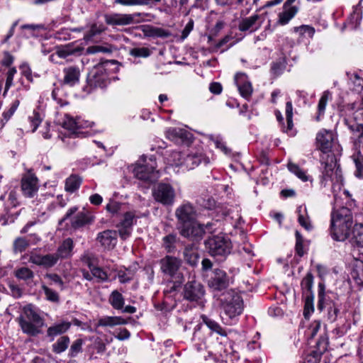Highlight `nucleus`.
<instances>
[{
	"instance_id": "obj_1",
	"label": "nucleus",
	"mask_w": 363,
	"mask_h": 363,
	"mask_svg": "<svg viewBox=\"0 0 363 363\" xmlns=\"http://www.w3.org/2000/svg\"><path fill=\"white\" fill-rule=\"evenodd\" d=\"M316 147L323 155L328 154L326 160L323 155L320 157L322 164H325V176L331 180L337 179L341 171L336 163L335 155L338 153L341 148L335 133L325 129L319 131L316 135Z\"/></svg>"
},
{
	"instance_id": "obj_2",
	"label": "nucleus",
	"mask_w": 363,
	"mask_h": 363,
	"mask_svg": "<svg viewBox=\"0 0 363 363\" xmlns=\"http://www.w3.org/2000/svg\"><path fill=\"white\" fill-rule=\"evenodd\" d=\"M178 220V229L180 234L189 239L201 240L206 229H209L211 224L205 227L196 221V211L189 203H185L179 206L175 212Z\"/></svg>"
},
{
	"instance_id": "obj_3",
	"label": "nucleus",
	"mask_w": 363,
	"mask_h": 363,
	"mask_svg": "<svg viewBox=\"0 0 363 363\" xmlns=\"http://www.w3.org/2000/svg\"><path fill=\"white\" fill-rule=\"evenodd\" d=\"M353 225L351 211L346 207H342L334 211L331 215L330 235L338 242H343L349 238L350 228Z\"/></svg>"
},
{
	"instance_id": "obj_4",
	"label": "nucleus",
	"mask_w": 363,
	"mask_h": 363,
	"mask_svg": "<svg viewBox=\"0 0 363 363\" xmlns=\"http://www.w3.org/2000/svg\"><path fill=\"white\" fill-rule=\"evenodd\" d=\"M19 325L23 333L30 336H36L42 333L44 319L39 314L37 308L32 304L23 308L21 314L18 318Z\"/></svg>"
},
{
	"instance_id": "obj_5",
	"label": "nucleus",
	"mask_w": 363,
	"mask_h": 363,
	"mask_svg": "<svg viewBox=\"0 0 363 363\" xmlns=\"http://www.w3.org/2000/svg\"><path fill=\"white\" fill-rule=\"evenodd\" d=\"M91 122L82 120L81 118L77 117L74 118L71 116L66 114L62 122V127L69 131V135H60L62 142L67 143L68 145H71L70 140L76 137H85L86 132L81 131V129L88 128L91 125Z\"/></svg>"
},
{
	"instance_id": "obj_6",
	"label": "nucleus",
	"mask_w": 363,
	"mask_h": 363,
	"mask_svg": "<svg viewBox=\"0 0 363 363\" xmlns=\"http://www.w3.org/2000/svg\"><path fill=\"white\" fill-rule=\"evenodd\" d=\"M156 162L152 157L147 160L143 157L133 169V173L137 179L150 182H155L160 177L159 171L155 170Z\"/></svg>"
},
{
	"instance_id": "obj_7",
	"label": "nucleus",
	"mask_w": 363,
	"mask_h": 363,
	"mask_svg": "<svg viewBox=\"0 0 363 363\" xmlns=\"http://www.w3.org/2000/svg\"><path fill=\"white\" fill-rule=\"evenodd\" d=\"M160 267L162 273L171 279H175V283L181 284L183 277L179 272L182 261L176 257L166 255L160 260Z\"/></svg>"
},
{
	"instance_id": "obj_8",
	"label": "nucleus",
	"mask_w": 363,
	"mask_h": 363,
	"mask_svg": "<svg viewBox=\"0 0 363 363\" xmlns=\"http://www.w3.org/2000/svg\"><path fill=\"white\" fill-rule=\"evenodd\" d=\"M222 299V306L225 313L233 318L240 315L243 309V302L241 296L233 290L227 291Z\"/></svg>"
},
{
	"instance_id": "obj_9",
	"label": "nucleus",
	"mask_w": 363,
	"mask_h": 363,
	"mask_svg": "<svg viewBox=\"0 0 363 363\" xmlns=\"http://www.w3.org/2000/svg\"><path fill=\"white\" fill-rule=\"evenodd\" d=\"M205 244L209 253L214 257H225L230 254L232 247L230 240L223 235L209 238Z\"/></svg>"
},
{
	"instance_id": "obj_10",
	"label": "nucleus",
	"mask_w": 363,
	"mask_h": 363,
	"mask_svg": "<svg viewBox=\"0 0 363 363\" xmlns=\"http://www.w3.org/2000/svg\"><path fill=\"white\" fill-rule=\"evenodd\" d=\"M113 60H106L94 66L88 74V82L91 86L104 87L108 81L107 67L113 64Z\"/></svg>"
},
{
	"instance_id": "obj_11",
	"label": "nucleus",
	"mask_w": 363,
	"mask_h": 363,
	"mask_svg": "<svg viewBox=\"0 0 363 363\" xmlns=\"http://www.w3.org/2000/svg\"><path fill=\"white\" fill-rule=\"evenodd\" d=\"M144 16L145 15L141 13H133L130 14L114 13L111 14H106L104 16V20L106 23L109 26H123L139 23L144 21Z\"/></svg>"
},
{
	"instance_id": "obj_12",
	"label": "nucleus",
	"mask_w": 363,
	"mask_h": 363,
	"mask_svg": "<svg viewBox=\"0 0 363 363\" xmlns=\"http://www.w3.org/2000/svg\"><path fill=\"white\" fill-rule=\"evenodd\" d=\"M153 196L157 201L164 205H171L174 202L175 193L171 185L160 183L154 189Z\"/></svg>"
},
{
	"instance_id": "obj_13",
	"label": "nucleus",
	"mask_w": 363,
	"mask_h": 363,
	"mask_svg": "<svg viewBox=\"0 0 363 363\" xmlns=\"http://www.w3.org/2000/svg\"><path fill=\"white\" fill-rule=\"evenodd\" d=\"M264 21V18L257 13L243 18L238 23V29L241 32L252 33L259 30Z\"/></svg>"
},
{
	"instance_id": "obj_14",
	"label": "nucleus",
	"mask_w": 363,
	"mask_h": 363,
	"mask_svg": "<svg viewBox=\"0 0 363 363\" xmlns=\"http://www.w3.org/2000/svg\"><path fill=\"white\" fill-rule=\"evenodd\" d=\"M28 257L29 262L45 268H50L53 267L59 260L55 253L43 255L35 250L30 252Z\"/></svg>"
},
{
	"instance_id": "obj_15",
	"label": "nucleus",
	"mask_w": 363,
	"mask_h": 363,
	"mask_svg": "<svg viewBox=\"0 0 363 363\" xmlns=\"http://www.w3.org/2000/svg\"><path fill=\"white\" fill-rule=\"evenodd\" d=\"M204 294V288L199 281H189L184 286V297L186 300L198 301L203 297Z\"/></svg>"
},
{
	"instance_id": "obj_16",
	"label": "nucleus",
	"mask_w": 363,
	"mask_h": 363,
	"mask_svg": "<svg viewBox=\"0 0 363 363\" xmlns=\"http://www.w3.org/2000/svg\"><path fill=\"white\" fill-rule=\"evenodd\" d=\"M328 338L326 335L321 336L316 343L315 350H311L304 357V363H319L322 354L327 350Z\"/></svg>"
},
{
	"instance_id": "obj_17",
	"label": "nucleus",
	"mask_w": 363,
	"mask_h": 363,
	"mask_svg": "<svg viewBox=\"0 0 363 363\" xmlns=\"http://www.w3.org/2000/svg\"><path fill=\"white\" fill-rule=\"evenodd\" d=\"M21 190L26 197H33L38 190V179L29 171L21 179Z\"/></svg>"
},
{
	"instance_id": "obj_18",
	"label": "nucleus",
	"mask_w": 363,
	"mask_h": 363,
	"mask_svg": "<svg viewBox=\"0 0 363 363\" xmlns=\"http://www.w3.org/2000/svg\"><path fill=\"white\" fill-rule=\"evenodd\" d=\"M229 285V278L225 272L220 269H215L213 275L208 280V286L214 290L221 291Z\"/></svg>"
},
{
	"instance_id": "obj_19",
	"label": "nucleus",
	"mask_w": 363,
	"mask_h": 363,
	"mask_svg": "<svg viewBox=\"0 0 363 363\" xmlns=\"http://www.w3.org/2000/svg\"><path fill=\"white\" fill-rule=\"evenodd\" d=\"M96 240L106 250L113 249L118 240V233L113 230H106L98 233Z\"/></svg>"
},
{
	"instance_id": "obj_20",
	"label": "nucleus",
	"mask_w": 363,
	"mask_h": 363,
	"mask_svg": "<svg viewBox=\"0 0 363 363\" xmlns=\"http://www.w3.org/2000/svg\"><path fill=\"white\" fill-rule=\"evenodd\" d=\"M201 163L208 164L210 163V159L201 152H191L184 155L182 167L193 169Z\"/></svg>"
},
{
	"instance_id": "obj_21",
	"label": "nucleus",
	"mask_w": 363,
	"mask_h": 363,
	"mask_svg": "<svg viewBox=\"0 0 363 363\" xmlns=\"http://www.w3.org/2000/svg\"><path fill=\"white\" fill-rule=\"evenodd\" d=\"M235 83L240 95L249 99L252 93V86L245 73H237L234 77Z\"/></svg>"
},
{
	"instance_id": "obj_22",
	"label": "nucleus",
	"mask_w": 363,
	"mask_h": 363,
	"mask_svg": "<svg viewBox=\"0 0 363 363\" xmlns=\"http://www.w3.org/2000/svg\"><path fill=\"white\" fill-rule=\"evenodd\" d=\"M127 320L121 316H103L99 318L96 327H110L113 328L117 325H125Z\"/></svg>"
},
{
	"instance_id": "obj_23",
	"label": "nucleus",
	"mask_w": 363,
	"mask_h": 363,
	"mask_svg": "<svg viewBox=\"0 0 363 363\" xmlns=\"http://www.w3.org/2000/svg\"><path fill=\"white\" fill-rule=\"evenodd\" d=\"M64 83L69 86L74 85L79 82L80 76V70L78 67L70 66L63 69Z\"/></svg>"
},
{
	"instance_id": "obj_24",
	"label": "nucleus",
	"mask_w": 363,
	"mask_h": 363,
	"mask_svg": "<svg viewBox=\"0 0 363 363\" xmlns=\"http://www.w3.org/2000/svg\"><path fill=\"white\" fill-rule=\"evenodd\" d=\"M298 7L297 6H288L283 5V11L278 15L277 23L280 25L287 24L298 13Z\"/></svg>"
},
{
	"instance_id": "obj_25",
	"label": "nucleus",
	"mask_w": 363,
	"mask_h": 363,
	"mask_svg": "<svg viewBox=\"0 0 363 363\" xmlns=\"http://www.w3.org/2000/svg\"><path fill=\"white\" fill-rule=\"evenodd\" d=\"M71 327V323L68 321H62L50 326L47 330V336L50 337L51 340L54 338L66 333Z\"/></svg>"
},
{
	"instance_id": "obj_26",
	"label": "nucleus",
	"mask_w": 363,
	"mask_h": 363,
	"mask_svg": "<svg viewBox=\"0 0 363 363\" xmlns=\"http://www.w3.org/2000/svg\"><path fill=\"white\" fill-rule=\"evenodd\" d=\"M94 220L91 214L86 211L78 213L72 220V226L74 228H79L86 225L90 224Z\"/></svg>"
},
{
	"instance_id": "obj_27",
	"label": "nucleus",
	"mask_w": 363,
	"mask_h": 363,
	"mask_svg": "<svg viewBox=\"0 0 363 363\" xmlns=\"http://www.w3.org/2000/svg\"><path fill=\"white\" fill-rule=\"evenodd\" d=\"M73 248V240L71 238H67L58 247L55 255L57 256L59 259L69 258L72 255Z\"/></svg>"
},
{
	"instance_id": "obj_28",
	"label": "nucleus",
	"mask_w": 363,
	"mask_h": 363,
	"mask_svg": "<svg viewBox=\"0 0 363 363\" xmlns=\"http://www.w3.org/2000/svg\"><path fill=\"white\" fill-rule=\"evenodd\" d=\"M142 31L145 36L148 37L168 38L171 35V33L169 30L161 28L153 27L149 25L143 26Z\"/></svg>"
},
{
	"instance_id": "obj_29",
	"label": "nucleus",
	"mask_w": 363,
	"mask_h": 363,
	"mask_svg": "<svg viewBox=\"0 0 363 363\" xmlns=\"http://www.w3.org/2000/svg\"><path fill=\"white\" fill-rule=\"evenodd\" d=\"M202 322L213 333L221 336H227V333L216 321L206 315H201Z\"/></svg>"
},
{
	"instance_id": "obj_30",
	"label": "nucleus",
	"mask_w": 363,
	"mask_h": 363,
	"mask_svg": "<svg viewBox=\"0 0 363 363\" xmlns=\"http://www.w3.org/2000/svg\"><path fill=\"white\" fill-rule=\"evenodd\" d=\"M318 308L320 311L325 308H328L333 303L325 292V284L323 283L318 284Z\"/></svg>"
},
{
	"instance_id": "obj_31",
	"label": "nucleus",
	"mask_w": 363,
	"mask_h": 363,
	"mask_svg": "<svg viewBox=\"0 0 363 363\" xmlns=\"http://www.w3.org/2000/svg\"><path fill=\"white\" fill-rule=\"evenodd\" d=\"M361 2L362 0L359 2L358 4L353 6V11L348 18V23L350 24L352 28H356L362 20V11Z\"/></svg>"
},
{
	"instance_id": "obj_32",
	"label": "nucleus",
	"mask_w": 363,
	"mask_h": 363,
	"mask_svg": "<svg viewBox=\"0 0 363 363\" xmlns=\"http://www.w3.org/2000/svg\"><path fill=\"white\" fill-rule=\"evenodd\" d=\"M108 302L114 309L121 310L125 304V298L119 291L114 290L108 298Z\"/></svg>"
},
{
	"instance_id": "obj_33",
	"label": "nucleus",
	"mask_w": 363,
	"mask_h": 363,
	"mask_svg": "<svg viewBox=\"0 0 363 363\" xmlns=\"http://www.w3.org/2000/svg\"><path fill=\"white\" fill-rule=\"evenodd\" d=\"M297 213L298 214V221L299 224L304 228L306 230H311L313 229V225L311 223L308 216L307 215L306 208L300 206L297 208Z\"/></svg>"
},
{
	"instance_id": "obj_34",
	"label": "nucleus",
	"mask_w": 363,
	"mask_h": 363,
	"mask_svg": "<svg viewBox=\"0 0 363 363\" xmlns=\"http://www.w3.org/2000/svg\"><path fill=\"white\" fill-rule=\"evenodd\" d=\"M14 275L17 279L23 280L26 283H29L33 281L34 278V272L26 267H22L16 269L14 271Z\"/></svg>"
},
{
	"instance_id": "obj_35",
	"label": "nucleus",
	"mask_w": 363,
	"mask_h": 363,
	"mask_svg": "<svg viewBox=\"0 0 363 363\" xmlns=\"http://www.w3.org/2000/svg\"><path fill=\"white\" fill-rule=\"evenodd\" d=\"M352 240L358 247H363V224L356 223L352 231Z\"/></svg>"
},
{
	"instance_id": "obj_36",
	"label": "nucleus",
	"mask_w": 363,
	"mask_h": 363,
	"mask_svg": "<svg viewBox=\"0 0 363 363\" xmlns=\"http://www.w3.org/2000/svg\"><path fill=\"white\" fill-rule=\"evenodd\" d=\"M70 343L68 336H62L52 345V350L55 354H60L65 352Z\"/></svg>"
},
{
	"instance_id": "obj_37",
	"label": "nucleus",
	"mask_w": 363,
	"mask_h": 363,
	"mask_svg": "<svg viewBox=\"0 0 363 363\" xmlns=\"http://www.w3.org/2000/svg\"><path fill=\"white\" fill-rule=\"evenodd\" d=\"M82 179L79 177L71 175L65 181V189L69 193H73L79 188Z\"/></svg>"
},
{
	"instance_id": "obj_38",
	"label": "nucleus",
	"mask_w": 363,
	"mask_h": 363,
	"mask_svg": "<svg viewBox=\"0 0 363 363\" xmlns=\"http://www.w3.org/2000/svg\"><path fill=\"white\" fill-rule=\"evenodd\" d=\"M161 0H115L114 3L123 6L156 5Z\"/></svg>"
},
{
	"instance_id": "obj_39",
	"label": "nucleus",
	"mask_w": 363,
	"mask_h": 363,
	"mask_svg": "<svg viewBox=\"0 0 363 363\" xmlns=\"http://www.w3.org/2000/svg\"><path fill=\"white\" fill-rule=\"evenodd\" d=\"M332 99V94L328 90L325 91L318 104V116H317V120H319V116H323L325 113V108L328 104V101Z\"/></svg>"
},
{
	"instance_id": "obj_40",
	"label": "nucleus",
	"mask_w": 363,
	"mask_h": 363,
	"mask_svg": "<svg viewBox=\"0 0 363 363\" xmlns=\"http://www.w3.org/2000/svg\"><path fill=\"white\" fill-rule=\"evenodd\" d=\"M354 145L358 150V154H361L360 149L363 148V125H358L353 133Z\"/></svg>"
},
{
	"instance_id": "obj_41",
	"label": "nucleus",
	"mask_w": 363,
	"mask_h": 363,
	"mask_svg": "<svg viewBox=\"0 0 363 363\" xmlns=\"http://www.w3.org/2000/svg\"><path fill=\"white\" fill-rule=\"evenodd\" d=\"M88 267L94 277L99 281H105L108 279L107 273L101 267L94 266L91 262H88Z\"/></svg>"
},
{
	"instance_id": "obj_42",
	"label": "nucleus",
	"mask_w": 363,
	"mask_h": 363,
	"mask_svg": "<svg viewBox=\"0 0 363 363\" xmlns=\"http://www.w3.org/2000/svg\"><path fill=\"white\" fill-rule=\"evenodd\" d=\"M288 169L293 174H294L298 178H299L303 182H306L309 180V177L307 175L305 170L300 168L297 164L289 162L288 163Z\"/></svg>"
},
{
	"instance_id": "obj_43",
	"label": "nucleus",
	"mask_w": 363,
	"mask_h": 363,
	"mask_svg": "<svg viewBox=\"0 0 363 363\" xmlns=\"http://www.w3.org/2000/svg\"><path fill=\"white\" fill-rule=\"evenodd\" d=\"M105 30V27L100 24L94 23L91 26L90 29L84 35V38L86 41L91 40L92 38Z\"/></svg>"
},
{
	"instance_id": "obj_44",
	"label": "nucleus",
	"mask_w": 363,
	"mask_h": 363,
	"mask_svg": "<svg viewBox=\"0 0 363 363\" xmlns=\"http://www.w3.org/2000/svg\"><path fill=\"white\" fill-rule=\"evenodd\" d=\"M19 104H20L19 100L16 99L11 103L9 108L3 112V113H2V116H3L2 126H4V124L11 118V116L13 115V113L18 108Z\"/></svg>"
},
{
	"instance_id": "obj_45",
	"label": "nucleus",
	"mask_w": 363,
	"mask_h": 363,
	"mask_svg": "<svg viewBox=\"0 0 363 363\" xmlns=\"http://www.w3.org/2000/svg\"><path fill=\"white\" fill-rule=\"evenodd\" d=\"M184 155H185L182 154L180 152H172L169 158H168L169 164L176 167H182Z\"/></svg>"
},
{
	"instance_id": "obj_46",
	"label": "nucleus",
	"mask_w": 363,
	"mask_h": 363,
	"mask_svg": "<svg viewBox=\"0 0 363 363\" xmlns=\"http://www.w3.org/2000/svg\"><path fill=\"white\" fill-rule=\"evenodd\" d=\"M294 31L298 33L301 36L307 35L309 38H313L315 33L314 28L308 25L294 27Z\"/></svg>"
},
{
	"instance_id": "obj_47",
	"label": "nucleus",
	"mask_w": 363,
	"mask_h": 363,
	"mask_svg": "<svg viewBox=\"0 0 363 363\" xmlns=\"http://www.w3.org/2000/svg\"><path fill=\"white\" fill-rule=\"evenodd\" d=\"M184 259L191 265L194 266L198 263L199 255L192 249L186 248L184 252Z\"/></svg>"
},
{
	"instance_id": "obj_48",
	"label": "nucleus",
	"mask_w": 363,
	"mask_h": 363,
	"mask_svg": "<svg viewBox=\"0 0 363 363\" xmlns=\"http://www.w3.org/2000/svg\"><path fill=\"white\" fill-rule=\"evenodd\" d=\"M42 289L44 291L45 298L48 301L53 303L59 302L60 296L55 291L52 290V289L49 288L45 285H43Z\"/></svg>"
},
{
	"instance_id": "obj_49",
	"label": "nucleus",
	"mask_w": 363,
	"mask_h": 363,
	"mask_svg": "<svg viewBox=\"0 0 363 363\" xmlns=\"http://www.w3.org/2000/svg\"><path fill=\"white\" fill-rule=\"evenodd\" d=\"M29 245L28 241L24 238H17L13 242V250L15 252H22Z\"/></svg>"
},
{
	"instance_id": "obj_50",
	"label": "nucleus",
	"mask_w": 363,
	"mask_h": 363,
	"mask_svg": "<svg viewBox=\"0 0 363 363\" xmlns=\"http://www.w3.org/2000/svg\"><path fill=\"white\" fill-rule=\"evenodd\" d=\"M111 52L112 49L111 48L97 45L89 46L86 49V53L89 55H94L99 52L110 53Z\"/></svg>"
},
{
	"instance_id": "obj_51",
	"label": "nucleus",
	"mask_w": 363,
	"mask_h": 363,
	"mask_svg": "<svg viewBox=\"0 0 363 363\" xmlns=\"http://www.w3.org/2000/svg\"><path fill=\"white\" fill-rule=\"evenodd\" d=\"M28 120L32 127V132H35L42 121L40 113L37 110H34L32 115L28 117Z\"/></svg>"
},
{
	"instance_id": "obj_52",
	"label": "nucleus",
	"mask_w": 363,
	"mask_h": 363,
	"mask_svg": "<svg viewBox=\"0 0 363 363\" xmlns=\"http://www.w3.org/2000/svg\"><path fill=\"white\" fill-rule=\"evenodd\" d=\"M176 242V235L173 234H169L163 238V247L165 250L170 252L174 248V244Z\"/></svg>"
},
{
	"instance_id": "obj_53",
	"label": "nucleus",
	"mask_w": 363,
	"mask_h": 363,
	"mask_svg": "<svg viewBox=\"0 0 363 363\" xmlns=\"http://www.w3.org/2000/svg\"><path fill=\"white\" fill-rule=\"evenodd\" d=\"M151 52L147 48H135L130 50V55L135 57H147Z\"/></svg>"
},
{
	"instance_id": "obj_54",
	"label": "nucleus",
	"mask_w": 363,
	"mask_h": 363,
	"mask_svg": "<svg viewBox=\"0 0 363 363\" xmlns=\"http://www.w3.org/2000/svg\"><path fill=\"white\" fill-rule=\"evenodd\" d=\"M83 341L82 339H77L74 341L70 347L69 351V356L71 357H76L80 352H82Z\"/></svg>"
},
{
	"instance_id": "obj_55",
	"label": "nucleus",
	"mask_w": 363,
	"mask_h": 363,
	"mask_svg": "<svg viewBox=\"0 0 363 363\" xmlns=\"http://www.w3.org/2000/svg\"><path fill=\"white\" fill-rule=\"evenodd\" d=\"M166 136L171 140H175L183 136V130L180 128H169L165 132Z\"/></svg>"
},
{
	"instance_id": "obj_56",
	"label": "nucleus",
	"mask_w": 363,
	"mask_h": 363,
	"mask_svg": "<svg viewBox=\"0 0 363 363\" xmlns=\"http://www.w3.org/2000/svg\"><path fill=\"white\" fill-rule=\"evenodd\" d=\"M354 162L357 168L355 172L356 177H363V157L361 154H358L357 157H354Z\"/></svg>"
},
{
	"instance_id": "obj_57",
	"label": "nucleus",
	"mask_w": 363,
	"mask_h": 363,
	"mask_svg": "<svg viewBox=\"0 0 363 363\" xmlns=\"http://www.w3.org/2000/svg\"><path fill=\"white\" fill-rule=\"evenodd\" d=\"M45 277L48 278L50 281V284H55L57 285L60 290L64 289V281L62 278L57 274H47Z\"/></svg>"
},
{
	"instance_id": "obj_58",
	"label": "nucleus",
	"mask_w": 363,
	"mask_h": 363,
	"mask_svg": "<svg viewBox=\"0 0 363 363\" xmlns=\"http://www.w3.org/2000/svg\"><path fill=\"white\" fill-rule=\"evenodd\" d=\"M74 50L69 45L58 48L56 51V55L60 58H66L67 57L72 55Z\"/></svg>"
},
{
	"instance_id": "obj_59",
	"label": "nucleus",
	"mask_w": 363,
	"mask_h": 363,
	"mask_svg": "<svg viewBox=\"0 0 363 363\" xmlns=\"http://www.w3.org/2000/svg\"><path fill=\"white\" fill-rule=\"evenodd\" d=\"M339 308L335 303L328 307V318L330 322H334L337 317Z\"/></svg>"
},
{
	"instance_id": "obj_60",
	"label": "nucleus",
	"mask_w": 363,
	"mask_h": 363,
	"mask_svg": "<svg viewBox=\"0 0 363 363\" xmlns=\"http://www.w3.org/2000/svg\"><path fill=\"white\" fill-rule=\"evenodd\" d=\"M118 231L117 232L120 238L123 240H126L132 233V228L128 226H124L121 224L117 225Z\"/></svg>"
},
{
	"instance_id": "obj_61",
	"label": "nucleus",
	"mask_w": 363,
	"mask_h": 363,
	"mask_svg": "<svg viewBox=\"0 0 363 363\" xmlns=\"http://www.w3.org/2000/svg\"><path fill=\"white\" fill-rule=\"evenodd\" d=\"M135 220V215L132 212H127L124 215L123 220L119 223L124 226H128L132 228L133 221Z\"/></svg>"
},
{
	"instance_id": "obj_62",
	"label": "nucleus",
	"mask_w": 363,
	"mask_h": 363,
	"mask_svg": "<svg viewBox=\"0 0 363 363\" xmlns=\"http://www.w3.org/2000/svg\"><path fill=\"white\" fill-rule=\"evenodd\" d=\"M16 73V69L15 67L10 68L9 70L7 72V77L6 81V85H5V91L4 94L9 89V88L13 84V76Z\"/></svg>"
},
{
	"instance_id": "obj_63",
	"label": "nucleus",
	"mask_w": 363,
	"mask_h": 363,
	"mask_svg": "<svg viewBox=\"0 0 363 363\" xmlns=\"http://www.w3.org/2000/svg\"><path fill=\"white\" fill-rule=\"evenodd\" d=\"M320 327L321 323L320 320H315L311 323L310 327L308 329V335H310L311 337H313L320 329Z\"/></svg>"
},
{
	"instance_id": "obj_64",
	"label": "nucleus",
	"mask_w": 363,
	"mask_h": 363,
	"mask_svg": "<svg viewBox=\"0 0 363 363\" xmlns=\"http://www.w3.org/2000/svg\"><path fill=\"white\" fill-rule=\"evenodd\" d=\"M301 287L303 289L310 291L313 285V276L311 273L306 274V276L301 281Z\"/></svg>"
}]
</instances>
